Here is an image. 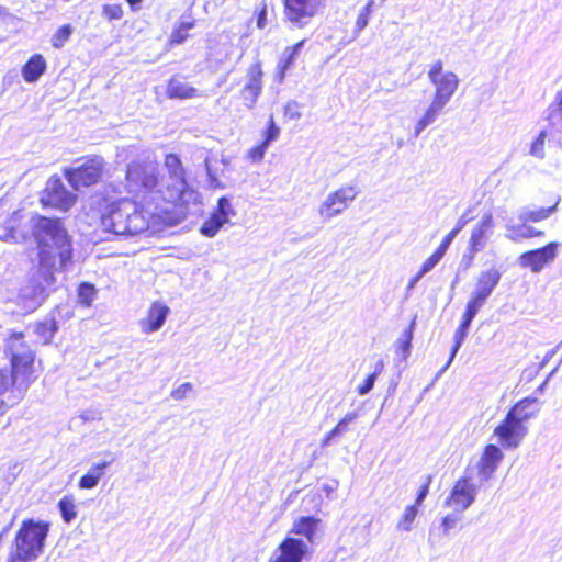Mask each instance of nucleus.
<instances>
[{
    "mask_svg": "<svg viewBox=\"0 0 562 562\" xmlns=\"http://www.w3.org/2000/svg\"><path fill=\"white\" fill-rule=\"evenodd\" d=\"M164 168L165 173L159 177L157 167L153 164H130L126 170V189L142 196L144 202L157 205L159 201H182L187 181L180 158L175 154L166 155Z\"/></svg>",
    "mask_w": 562,
    "mask_h": 562,
    "instance_id": "f257e3e1",
    "label": "nucleus"
},
{
    "mask_svg": "<svg viewBox=\"0 0 562 562\" xmlns=\"http://www.w3.org/2000/svg\"><path fill=\"white\" fill-rule=\"evenodd\" d=\"M31 227L37 241L41 265L65 269L71 262L72 247L60 221L36 215L31 218Z\"/></svg>",
    "mask_w": 562,
    "mask_h": 562,
    "instance_id": "f03ea898",
    "label": "nucleus"
},
{
    "mask_svg": "<svg viewBox=\"0 0 562 562\" xmlns=\"http://www.w3.org/2000/svg\"><path fill=\"white\" fill-rule=\"evenodd\" d=\"M153 213L144 205L127 199L111 203L100 217L103 231L121 237H133L149 228Z\"/></svg>",
    "mask_w": 562,
    "mask_h": 562,
    "instance_id": "7ed1b4c3",
    "label": "nucleus"
},
{
    "mask_svg": "<svg viewBox=\"0 0 562 562\" xmlns=\"http://www.w3.org/2000/svg\"><path fill=\"white\" fill-rule=\"evenodd\" d=\"M49 525L33 519L24 520L16 532L9 562H32L44 551Z\"/></svg>",
    "mask_w": 562,
    "mask_h": 562,
    "instance_id": "20e7f679",
    "label": "nucleus"
},
{
    "mask_svg": "<svg viewBox=\"0 0 562 562\" xmlns=\"http://www.w3.org/2000/svg\"><path fill=\"white\" fill-rule=\"evenodd\" d=\"M4 353L10 360L16 387L20 391L26 390L32 381L35 355L25 342L23 334L14 333L7 339Z\"/></svg>",
    "mask_w": 562,
    "mask_h": 562,
    "instance_id": "39448f33",
    "label": "nucleus"
},
{
    "mask_svg": "<svg viewBox=\"0 0 562 562\" xmlns=\"http://www.w3.org/2000/svg\"><path fill=\"white\" fill-rule=\"evenodd\" d=\"M104 159L101 156L87 157L79 166L66 168L65 178L74 190L79 191L98 183L102 177Z\"/></svg>",
    "mask_w": 562,
    "mask_h": 562,
    "instance_id": "423d86ee",
    "label": "nucleus"
},
{
    "mask_svg": "<svg viewBox=\"0 0 562 562\" xmlns=\"http://www.w3.org/2000/svg\"><path fill=\"white\" fill-rule=\"evenodd\" d=\"M502 273L496 268H490L481 271L475 280L474 288L467 302L465 310L477 315L480 310L486 304L496 286L499 284Z\"/></svg>",
    "mask_w": 562,
    "mask_h": 562,
    "instance_id": "0eeeda50",
    "label": "nucleus"
},
{
    "mask_svg": "<svg viewBox=\"0 0 562 562\" xmlns=\"http://www.w3.org/2000/svg\"><path fill=\"white\" fill-rule=\"evenodd\" d=\"M482 485L479 481L474 482L473 470L467 469L464 475L454 483L445 504L453 507L457 513H463L475 502Z\"/></svg>",
    "mask_w": 562,
    "mask_h": 562,
    "instance_id": "6e6552de",
    "label": "nucleus"
},
{
    "mask_svg": "<svg viewBox=\"0 0 562 562\" xmlns=\"http://www.w3.org/2000/svg\"><path fill=\"white\" fill-rule=\"evenodd\" d=\"M285 20L303 29L325 7V0H283Z\"/></svg>",
    "mask_w": 562,
    "mask_h": 562,
    "instance_id": "1a4fd4ad",
    "label": "nucleus"
},
{
    "mask_svg": "<svg viewBox=\"0 0 562 562\" xmlns=\"http://www.w3.org/2000/svg\"><path fill=\"white\" fill-rule=\"evenodd\" d=\"M358 191L353 186H344L330 192L318 206V215L323 222H329L344 213L355 201Z\"/></svg>",
    "mask_w": 562,
    "mask_h": 562,
    "instance_id": "9d476101",
    "label": "nucleus"
},
{
    "mask_svg": "<svg viewBox=\"0 0 562 562\" xmlns=\"http://www.w3.org/2000/svg\"><path fill=\"white\" fill-rule=\"evenodd\" d=\"M77 195L69 192L61 179L50 177L42 195V202L46 205L67 211L76 202Z\"/></svg>",
    "mask_w": 562,
    "mask_h": 562,
    "instance_id": "9b49d317",
    "label": "nucleus"
},
{
    "mask_svg": "<svg viewBox=\"0 0 562 562\" xmlns=\"http://www.w3.org/2000/svg\"><path fill=\"white\" fill-rule=\"evenodd\" d=\"M558 243H549L544 247L529 250L521 254L518 262L522 268H530L533 273H539L543 268L551 263L558 256Z\"/></svg>",
    "mask_w": 562,
    "mask_h": 562,
    "instance_id": "f8f14e48",
    "label": "nucleus"
},
{
    "mask_svg": "<svg viewBox=\"0 0 562 562\" xmlns=\"http://www.w3.org/2000/svg\"><path fill=\"white\" fill-rule=\"evenodd\" d=\"M494 434L504 448L515 449L527 435V427L506 415L504 420L495 428Z\"/></svg>",
    "mask_w": 562,
    "mask_h": 562,
    "instance_id": "ddd939ff",
    "label": "nucleus"
},
{
    "mask_svg": "<svg viewBox=\"0 0 562 562\" xmlns=\"http://www.w3.org/2000/svg\"><path fill=\"white\" fill-rule=\"evenodd\" d=\"M307 553L308 546L304 540L286 537L274 551L271 562H302Z\"/></svg>",
    "mask_w": 562,
    "mask_h": 562,
    "instance_id": "4468645a",
    "label": "nucleus"
},
{
    "mask_svg": "<svg viewBox=\"0 0 562 562\" xmlns=\"http://www.w3.org/2000/svg\"><path fill=\"white\" fill-rule=\"evenodd\" d=\"M504 454L495 445H487L477 462V481L484 484L490 481L497 470Z\"/></svg>",
    "mask_w": 562,
    "mask_h": 562,
    "instance_id": "2eb2a0df",
    "label": "nucleus"
},
{
    "mask_svg": "<svg viewBox=\"0 0 562 562\" xmlns=\"http://www.w3.org/2000/svg\"><path fill=\"white\" fill-rule=\"evenodd\" d=\"M494 220L492 213H485L472 229L468 250H471L472 252L482 251L487 244L488 236L492 234Z\"/></svg>",
    "mask_w": 562,
    "mask_h": 562,
    "instance_id": "dca6fc26",
    "label": "nucleus"
},
{
    "mask_svg": "<svg viewBox=\"0 0 562 562\" xmlns=\"http://www.w3.org/2000/svg\"><path fill=\"white\" fill-rule=\"evenodd\" d=\"M262 70L259 63L251 65L247 72V82L243 88L241 94L245 104L252 108L262 90Z\"/></svg>",
    "mask_w": 562,
    "mask_h": 562,
    "instance_id": "f3484780",
    "label": "nucleus"
},
{
    "mask_svg": "<svg viewBox=\"0 0 562 562\" xmlns=\"http://www.w3.org/2000/svg\"><path fill=\"white\" fill-rule=\"evenodd\" d=\"M431 83L436 88L432 99L447 105L458 89L459 78L454 72L446 71L442 77L435 79Z\"/></svg>",
    "mask_w": 562,
    "mask_h": 562,
    "instance_id": "a211bd4d",
    "label": "nucleus"
},
{
    "mask_svg": "<svg viewBox=\"0 0 562 562\" xmlns=\"http://www.w3.org/2000/svg\"><path fill=\"white\" fill-rule=\"evenodd\" d=\"M169 307L159 303L151 305L146 318L139 322L142 331L151 334L159 330L166 322Z\"/></svg>",
    "mask_w": 562,
    "mask_h": 562,
    "instance_id": "6ab92c4d",
    "label": "nucleus"
},
{
    "mask_svg": "<svg viewBox=\"0 0 562 562\" xmlns=\"http://www.w3.org/2000/svg\"><path fill=\"white\" fill-rule=\"evenodd\" d=\"M321 519L305 516L294 521L291 532L297 536H302L307 540V544L315 543Z\"/></svg>",
    "mask_w": 562,
    "mask_h": 562,
    "instance_id": "aec40b11",
    "label": "nucleus"
},
{
    "mask_svg": "<svg viewBox=\"0 0 562 562\" xmlns=\"http://www.w3.org/2000/svg\"><path fill=\"white\" fill-rule=\"evenodd\" d=\"M20 297L24 301L25 307L33 311L44 302L46 297L45 288L35 280H31L30 283L21 290Z\"/></svg>",
    "mask_w": 562,
    "mask_h": 562,
    "instance_id": "412c9836",
    "label": "nucleus"
},
{
    "mask_svg": "<svg viewBox=\"0 0 562 562\" xmlns=\"http://www.w3.org/2000/svg\"><path fill=\"white\" fill-rule=\"evenodd\" d=\"M475 314L469 312V311H464L463 315H462V321L459 325V327L457 328L456 333H454V337H453V340H454V345L452 347V350H451V355H450V358L447 362V364L442 368V372L447 370V368L451 364V362L453 361L457 352L459 351L460 347L462 346L465 337L468 336V333H469V328L471 326V323L472 321L475 318Z\"/></svg>",
    "mask_w": 562,
    "mask_h": 562,
    "instance_id": "4be33fe9",
    "label": "nucleus"
},
{
    "mask_svg": "<svg viewBox=\"0 0 562 562\" xmlns=\"http://www.w3.org/2000/svg\"><path fill=\"white\" fill-rule=\"evenodd\" d=\"M445 106V104L432 99L431 103L427 106L415 124L414 137H418L426 127L434 124L442 113Z\"/></svg>",
    "mask_w": 562,
    "mask_h": 562,
    "instance_id": "5701e85b",
    "label": "nucleus"
},
{
    "mask_svg": "<svg viewBox=\"0 0 562 562\" xmlns=\"http://www.w3.org/2000/svg\"><path fill=\"white\" fill-rule=\"evenodd\" d=\"M113 458L110 460L102 461L100 463L93 464L89 471L82 475L78 482V486L81 490H91L94 488L101 477L104 475L106 468L113 462Z\"/></svg>",
    "mask_w": 562,
    "mask_h": 562,
    "instance_id": "b1692460",
    "label": "nucleus"
},
{
    "mask_svg": "<svg viewBox=\"0 0 562 562\" xmlns=\"http://www.w3.org/2000/svg\"><path fill=\"white\" fill-rule=\"evenodd\" d=\"M46 70V61L40 54L33 55L23 66L22 76L26 82H36Z\"/></svg>",
    "mask_w": 562,
    "mask_h": 562,
    "instance_id": "393cba45",
    "label": "nucleus"
},
{
    "mask_svg": "<svg viewBox=\"0 0 562 562\" xmlns=\"http://www.w3.org/2000/svg\"><path fill=\"white\" fill-rule=\"evenodd\" d=\"M167 95L170 99H191L196 95V89L179 78H171L167 87Z\"/></svg>",
    "mask_w": 562,
    "mask_h": 562,
    "instance_id": "a878e982",
    "label": "nucleus"
},
{
    "mask_svg": "<svg viewBox=\"0 0 562 562\" xmlns=\"http://www.w3.org/2000/svg\"><path fill=\"white\" fill-rule=\"evenodd\" d=\"M537 402L536 398L526 397L516 403L507 413L510 418L518 420L524 424L536 415L535 412L530 411V407Z\"/></svg>",
    "mask_w": 562,
    "mask_h": 562,
    "instance_id": "bb28decb",
    "label": "nucleus"
},
{
    "mask_svg": "<svg viewBox=\"0 0 562 562\" xmlns=\"http://www.w3.org/2000/svg\"><path fill=\"white\" fill-rule=\"evenodd\" d=\"M506 229L509 232L506 237L510 240H518L519 238H530L533 236L543 235L542 231H538L535 227L526 226L525 223L521 225L506 224Z\"/></svg>",
    "mask_w": 562,
    "mask_h": 562,
    "instance_id": "cd10ccee",
    "label": "nucleus"
},
{
    "mask_svg": "<svg viewBox=\"0 0 562 562\" xmlns=\"http://www.w3.org/2000/svg\"><path fill=\"white\" fill-rule=\"evenodd\" d=\"M555 209L557 205L550 207H538L536 210L524 207L520 210L518 217L522 223L540 222L548 218L551 214H553Z\"/></svg>",
    "mask_w": 562,
    "mask_h": 562,
    "instance_id": "c85d7f7f",
    "label": "nucleus"
},
{
    "mask_svg": "<svg viewBox=\"0 0 562 562\" xmlns=\"http://www.w3.org/2000/svg\"><path fill=\"white\" fill-rule=\"evenodd\" d=\"M454 239V233H449L441 240L439 247L435 250V252L424 262V270H432L438 262L442 259L446 251L450 247L451 243Z\"/></svg>",
    "mask_w": 562,
    "mask_h": 562,
    "instance_id": "c756f323",
    "label": "nucleus"
},
{
    "mask_svg": "<svg viewBox=\"0 0 562 562\" xmlns=\"http://www.w3.org/2000/svg\"><path fill=\"white\" fill-rule=\"evenodd\" d=\"M58 509L66 524L72 522L77 517V506L72 495H65L58 501Z\"/></svg>",
    "mask_w": 562,
    "mask_h": 562,
    "instance_id": "7c9ffc66",
    "label": "nucleus"
},
{
    "mask_svg": "<svg viewBox=\"0 0 562 562\" xmlns=\"http://www.w3.org/2000/svg\"><path fill=\"white\" fill-rule=\"evenodd\" d=\"M226 222L212 213L211 216L202 224L200 233L205 237H214Z\"/></svg>",
    "mask_w": 562,
    "mask_h": 562,
    "instance_id": "2f4dec72",
    "label": "nucleus"
},
{
    "mask_svg": "<svg viewBox=\"0 0 562 562\" xmlns=\"http://www.w3.org/2000/svg\"><path fill=\"white\" fill-rule=\"evenodd\" d=\"M414 328L415 319L412 321L409 327L406 328L397 339V349L403 353V359H406L411 353Z\"/></svg>",
    "mask_w": 562,
    "mask_h": 562,
    "instance_id": "473e14b6",
    "label": "nucleus"
},
{
    "mask_svg": "<svg viewBox=\"0 0 562 562\" xmlns=\"http://www.w3.org/2000/svg\"><path fill=\"white\" fill-rule=\"evenodd\" d=\"M303 45L304 41H300L294 46L288 47L285 49L283 58L279 63V68L281 69L282 72L286 71L292 66Z\"/></svg>",
    "mask_w": 562,
    "mask_h": 562,
    "instance_id": "72a5a7b5",
    "label": "nucleus"
},
{
    "mask_svg": "<svg viewBox=\"0 0 562 562\" xmlns=\"http://www.w3.org/2000/svg\"><path fill=\"white\" fill-rule=\"evenodd\" d=\"M418 514V509L416 505H409L405 508L401 519L397 522V529L403 531H409L412 529V525Z\"/></svg>",
    "mask_w": 562,
    "mask_h": 562,
    "instance_id": "f704fd0d",
    "label": "nucleus"
},
{
    "mask_svg": "<svg viewBox=\"0 0 562 562\" xmlns=\"http://www.w3.org/2000/svg\"><path fill=\"white\" fill-rule=\"evenodd\" d=\"M11 385H15V379L4 370H0V415L3 414L4 407L8 406L5 400L2 397Z\"/></svg>",
    "mask_w": 562,
    "mask_h": 562,
    "instance_id": "c9c22d12",
    "label": "nucleus"
},
{
    "mask_svg": "<svg viewBox=\"0 0 562 562\" xmlns=\"http://www.w3.org/2000/svg\"><path fill=\"white\" fill-rule=\"evenodd\" d=\"M221 218H223L226 223L229 222V217L235 215V210L226 196H221L217 201L216 209L213 212Z\"/></svg>",
    "mask_w": 562,
    "mask_h": 562,
    "instance_id": "e433bc0d",
    "label": "nucleus"
},
{
    "mask_svg": "<svg viewBox=\"0 0 562 562\" xmlns=\"http://www.w3.org/2000/svg\"><path fill=\"white\" fill-rule=\"evenodd\" d=\"M372 5H373V0H370L360 11L358 18H357V21H356V25H355V37H357L360 32H362L368 23H369V18H370V14H371V11H372Z\"/></svg>",
    "mask_w": 562,
    "mask_h": 562,
    "instance_id": "4c0bfd02",
    "label": "nucleus"
},
{
    "mask_svg": "<svg viewBox=\"0 0 562 562\" xmlns=\"http://www.w3.org/2000/svg\"><path fill=\"white\" fill-rule=\"evenodd\" d=\"M97 294L95 288L91 283L83 282L78 289V299L82 305L90 306Z\"/></svg>",
    "mask_w": 562,
    "mask_h": 562,
    "instance_id": "58836bf2",
    "label": "nucleus"
},
{
    "mask_svg": "<svg viewBox=\"0 0 562 562\" xmlns=\"http://www.w3.org/2000/svg\"><path fill=\"white\" fill-rule=\"evenodd\" d=\"M546 137H547V132L541 131L538 134V136L536 137V139L532 142V144L530 146L529 154L531 156H533L535 158H538V159L544 158V156H546V153H544Z\"/></svg>",
    "mask_w": 562,
    "mask_h": 562,
    "instance_id": "ea45409f",
    "label": "nucleus"
},
{
    "mask_svg": "<svg viewBox=\"0 0 562 562\" xmlns=\"http://www.w3.org/2000/svg\"><path fill=\"white\" fill-rule=\"evenodd\" d=\"M71 34V26L66 24L57 30V32L53 35L52 44L56 48H60L64 44L69 40Z\"/></svg>",
    "mask_w": 562,
    "mask_h": 562,
    "instance_id": "a19ab883",
    "label": "nucleus"
},
{
    "mask_svg": "<svg viewBox=\"0 0 562 562\" xmlns=\"http://www.w3.org/2000/svg\"><path fill=\"white\" fill-rule=\"evenodd\" d=\"M348 426L342 419L338 422V424L325 436L322 440V446L327 447L330 442L338 436L344 435L348 431Z\"/></svg>",
    "mask_w": 562,
    "mask_h": 562,
    "instance_id": "79ce46f5",
    "label": "nucleus"
},
{
    "mask_svg": "<svg viewBox=\"0 0 562 562\" xmlns=\"http://www.w3.org/2000/svg\"><path fill=\"white\" fill-rule=\"evenodd\" d=\"M20 214L19 212H13L12 216L7 221L5 232L0 234V239L10 240L16 239L15 237V225L18 224Z\"/></svg>",
    "mask_w": 562,
    "mask_h": 562,
    "instance_id": "37998d69",
    "label": "nucleus"
},
{
    "mask_svg": "<svg viewBox=\"0 0 562 562\" xmlns=\"http://www.w3.org/2000/svg\"><path fill=\"white\" fill-rule=\"evenodd\" d=\"M204 164H205V169H206L210 187H212L214 189H223L224 184L218 179L217 171L212 167L211 159L205 158Z\"/></svg>",
    "mask_w": 562,
    "mask_h": 562,
    "instance_id": "c03bdc74",
    "label": "nucleus"
},
{
    "mask_svg": "<svg viewBox=\"0 0 562 562\" xmlns=\"http://www.w3.org/2000/svg\"><path fill=\"white\" fill-rule=\"evenodd\" d=\"M280 134V128L274 123L273 116L271 115L269 119V125L266 131L265 140L266 145H270L271 142L276 140Z\"/></svg>",
    "mask_w": 562,
    "mask_h": 562,
    "instance_id": "a18cd8bd",
    "label": "nucleus"
},
{
    "mask_svg": "<svg viewBox=\"0 0 562 562\" xmlns=\"http://www.w3.org/2000/svg\"><path fill=\"white\" fill-rule=\"evenodd\" d=\"M103 14L109 20H120L123 15V10L120 4H104Z\"/></svg>",
    "mask_w": 562,
    "mask_h": 562,
    "instance_id": "49530a36",
    "label": "nucleus"
},
{
    "mask_svg": "<svg viewBox=\"0 0 562 562\" xmlns=\"http://www.w3.org/2000/svg\"><path fill=\"white\" fill-rule=\"evenodd\" d=\"M459 520H460V517L456 513L454 514H449V515L445 516L442 518V520H441V526H442V529H443V533L448 535L449 530L453 529Z\"/></svg>",
    "mask_w": 562,
    "mask_h": 562,
    "instance_id": "de8ad7c7",
    "label": "nucleus"
},
{
    "mask_svg": "<svg viewBox=\"0 0 562 562\" xmlns=\"http://www.w3.org/2000/svg\"><path fill=\"white\" fill-rule=\"evenodd\" d=\"M300 105L296 101H290L284 106V115L290 120H299L301 117Z\"/></svg>",
    "mask_w": 562,
    "mask_h": 562,
    "instance_id": "09e8293b",
    "label": "nucleus"
},
{
    "mask_svg": "<svg viewBox=\"0 0 562 562\" xmlns=\"http://www.w3.org/2000/svg\"><path fill=\"white\" fill-rule=\"evenodd\" d=\"M192 391V384L189 382L182 383L171 392V397L176 401L183 400L189 392Z\"/></svg>",
    "mask_w": 562,
    "mask_h": 562,
    "instance_id": "8fccbe9b",
    "label": "nucleus"
},
{
    "mask_svg": "<svg viewBox=\"0 0 562 562\" xmlns=\"http://www.w3.org/2000/svg\"><path fill=\"white\" fill-rule=\"evenodd\" d=\"M430 483H431V476L427 475L426 480H425V483L420 486V488L418 491V494H417V497H416V501H415V504H414L417 507L423 504L424 499L428 495Z\"/></svg>",
    "mask_w": 562,
    "mask_h": 562,
    "instance_id": "3c124183",
    "label": "nucleus"
},
{
    "mask_svg": "<svg viewBox=\"0 0 562 562\" xmlns=\"http://www.w3.org/2000/svg\"><path fill=\"white\" fill-rule=\"evenodd\" d=\"M442 68L443 63L441 60H437L431 65L428 71V78L430 82H432L435 79L437 80L438 78L442 77V75L445 74L442 72Z\"/></svg>",
    "mask_w": 562,
    "mask_h": 562,
    "instance_id": "603ef678",
    "label": "nucleus"
},
{
    "mask_svg": "<svg viewBox=\"0 0 562 562\" xmlns=\"http://www.w3.org/2000/svg\"><path fill=\"white\" fill-rule=\"evenodd\" d=\"M375 381V374H369L364 380L363 384L357 387L358 393L360 395L368 394L373 389Z\"/></svg>",
    "mask_w": 562,
    "mask_h": 562,
    "instance_id": "864d4df0",
    "label": "nucleus"
},
{
    "mask_svg": "<svg viewBox=\"0 0 562 562\" xmlns=\"http://www.w3.org/2000/svg\"><path fill=\"white\" fill-rule=\"evenodd\" d=\"M267 148L268 145H266V143L262 142L260 145L249 150V157L252 159V161H260L263 158Z\"/></svg>",
    "mask_w": 562,
    "mask_h": 562,
    "instance_id": "5fc2aeb1",
    "label": "nucleus"
},
{
    "mask_svg": "<svg viewBox=\"0 0 562 562\" xmlns=\"http://www.w3.org/2000/svg\"><path fill=\"white\" fill-rule=\"evenodd\" d=\"M37 331L45 336L47 339L50 338L56 331L55 324H41L38 325Z\"/></svg>",
    "mask_w": 562,
    "mask_h": 562,
    "instance_id": "6e6d98bb",
    "label": "nucleus"
},
{
    "mask_svg": "<svg viewBox=\"0 0 562 562\" xmlns=\"http://www.w3.org/2000/svg\"><path fill=\"white\" fill-rule=\"evenodd\" d=\"M430 270H424V265L422 266L420 270L418 271V273L416 276H414L408 285H407V294L409 293V291H412L414 289V286L417 284V282L426 274L428 273Z\"/></svg>",
    "mask_w": 562,
    "mask_h": 562,
    "instance_id": "4d7b16f0",
    "label": "nucleus"
},
{
    "mask_svg": "<svg viewBox=\"0 0 562 562\" xmlns=\"http://www.w3.org/2000/svg\"><path fill=\"white\" fill-rule=\"evenodd\" d=\"M470 218L467 214H463L459 217L456 227L450 232L454 233V238L460 233V231L469 223Z\"/></svg>",
    "mask_w": 562,
    "mask_h": 562,
    "instance_id": "13d9d810",
    "label": "nucleus"
},
{
    "mask_svg": "<svg viewBox=\"0 0 562 562\" xmlns=\"http://www.w3.org/2000/svg\"><path fill=\"white\" fill-rule=\"evenodd\" d=\"M476 254L477 252H472L471 250H468V254L463 255L461 265L463 266L464 269H468L472 265V261Z\"/></svg>",
    "mask_w": 562,
    "mask_h": 562,
    "instance_id": "bf43d9fd",
    "label": "nucleus"
},
{
    "mask_svg": "<svg viewBox=\"0 0 562 562\" xmlns=\"http://www.w3.org/2000/svg\"><path fill=\"white\" fill-rule=\"evenodd\" d=\"M359 417V413L357 411H352L347 413L344 418H341L347 425L351 424Z\"/></svg>",
    "mask_w": 562,
    "mask_h": 562,
    "instance_id": "052dcab7",
    "label": "nucleus"
},
{
    "mask_svg": "<svg viewBox=\"0 0 562 562\" xmlns=\"http://www.w3.org/2000/svg\"><path fill=\"white\" fill-rule=\"evenodd\" d=\"M359 417V413L357 411H352L347 413L344 418H341L347 425L351 424Z\"/></svg>",
    "mask_w": 562,
    "mask_h": 562,
    "instance_id": "680f3d73",
    "label": "nucleus"
},
{
    "mask_svg": "<svg viewBox=\"0 0 562 562\" xmlns=\"http://www.w3.org/2000/svg\"><path fill=\"white\" fill-rule=\"evenodd\" d=\"M359 417V413L357 411H352L347 413L344 418H341L347 425L351 424Z\"/></svg>",
    "mask_w": 562,
    "mask_h": 562,
    "instance_id": "e2e57ef3",
    "label": "nucleus"
},
{
    "mask_svg": "<svg viewBox=\"0 0 562 562\" xmlns=\"http://www.w3.org/2000/svg\"><path fill=\"white\" fill-rule=\"evenodd\" d=\"M257 25L259 29H263L266 25V12H260L257 19Z\"/></svg>",
    "mask_w": 562,
    "mask_h": 562,
    "instance_id": "0e129e2a",
    "label": "nucleus"
},
{
    "mask_svg": "<svg viewBox=\"0 0 562 562\" xmlns=\"http://www.w3.org/2000/svg\"><path fill=\"white\" fill-rule=\"evenodd\" d=\"M383 368H384V363L382 361L376 362L375 370L371 374H375V379H376L378 375L382 372Z\"/></svg>",
    "mask_w": 562,
    "mask_h": 562,
    "instance_id": "69168bd1",
    "label": "nucleus"
},
{
    "mask_svg": "<svg viewBox=\"0 0 562 562\" xmlns=\"http://www.w3.org/2000/svg\"><path fill=\"white\" fill-rule=\"evenodd\" d=\"M184 40V36L180 34V32H176L172 34V41L177 43H181Z\"/></svg>",
    "mask_w": 562,
    "mask_h": 562,
    "instance_id": "338daca9",
    "label": "nucleus"
},
{
    "mask_svg": "<svg viewBox=\"0 0 562 562\" xmlns=\"http://www.w3.org/2000/svg\"><path fill=\"white\" fill-rule=\"evenodd\" d=\"M192 26H193L192 23L182 22L180 27H181V30L187 31V30L191 29Z\"/></svg>",
    "mask_w": 562,
    "mask_h": 562,
    "instance_id": "774afa93",
    "label": "nucleus"
}]
</instances>
